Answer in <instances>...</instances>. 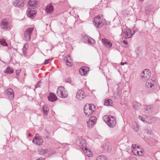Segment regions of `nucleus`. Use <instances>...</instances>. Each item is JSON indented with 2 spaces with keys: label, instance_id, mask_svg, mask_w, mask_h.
<instances>
[{
  "label": "nucleus",
  "instance_id": "nucleus-47",
  "mask_svg": "<svg viewBox=\"0 0 160 160\" xmlns=\"http://www.w3.org/2000/svg\"><path fill=\"white\" fill-rule=\"evenodd\" d=\"M28 136H29V137H31V136H32V135H31V134L29 133L28 134Z\"/></svg>",
  "mask_w": 160,
  "mask_h": 160
},
{
  "label": "nucleus",
  "instance_id": "nucleus-48",
  "mask_svg": "<svg viewBox=\"0 0 160 160\" xmlns=\"http://www.w3.org/2000/svg\"><path fill=\"white\" fill-rule=\"evenodd\" d=\"M139 0L140 1H143L144 0Z\"/></svg>",
  "mask_w": 160,
  "mask_h": 160
},
{
  "label": "nucleus",
  "instance_id": "nucleus-11",
  "mask_svg": "<svg viewBox=\"0 0 160 160\" xmlns=\"http://www.w3.org/2000/svg\"><path fill=\"white\" fill-rule=\"evenodd\" d=\"M97 120V118L95 116H92L87 122L88 127L91 128L93 127Z\"/></svg>",
  "mask_w": 160,
  "mask_h": 160
},
{
  "label": "nucleus",
  "instance_id": "nucleus-28",
  "mask_svg": "<svg viewBox=\"0 0 160 160\" xmlns=\"http://www.w3.org/2000/svg\"><path fill=\"white\" fill-rule=\"evenodd\" d=\"M132 127L135 131L137 132L138 130L139 127L136 122L133 123Z\"/></svg>",
  "mask_w": 160,
  "mask_h": 160
},
{
  "label": "nucleus",
  "instance_id": "nucleus-21",
  "mask_svg": "<svg viewBox=\"0 0 160 160\" xmlns=\"http://www.w3.org/2000/svg\"><path fill=\"white\" fill-rule=\"evenodd\" d=\"M66 61V62L68 66H72V60L69 55H68L66 57V59H64Z\"/></svg>",
  "mask_w": 160,
  "mask_h": 160
},
{
  "label": "nucleus",
  "instance_id": "nucleus-39",
  "mask_svg": "<svg viewBox=\"0 0 160 160\" xmlns=\"http://www.w3.org/2000/svg\"><path fill=\"white\" fill-rule=\"evenodd\" d=\"M21 72V70L19 69V70H17L16 71V75L17 76H19V75L20 73Z\"/></svg>",
  "mask_w": 160,
  "mask_h": 160
},
{
  "label": "nucleus",
  "instance_id": "nucleus-7",
  "mask_svg": "<svg viewBox=\"0 0 160 160\" xmlns=\"http://www.w3.org/2000/svg\"><path fill=\"white\" fill-rule=\"evenodd\" d=\"M0 26L3 29H8L9 28L10 23L7 19H2L0 22Z\"/></svg>",
  "mask_w": 160,
  "mask_h": 160
},
{
  "label": "nucleus",
  "instance_id": "nucleus-37",
  "mask_svg": "<svg viewBox=\"0 0 160 160\" xmlns=\"http://www.w3.org/2000/svg\"><path fill=\"white\" fill-rule=\"evenodd\" d=\"M50 61V59H48L45 60L44 61V64H47L49 63V62Z\"/></svg>",
  "mask_w": 160,
  "mask_h": 160
},
{
  "label": "nucleus",
  "instance_id": "nucleus-4",
  "mask_svg": "<svg viewBox=\"0 0 160 160\" xmlns=\"http://www.w3.org/2000/svg\"><path fill=\"white\" fill-rule=\"evenodd\" d=\"M105 19L101 20L100 17L98 16L95 18L93 23L94 24L95 27L98 28L101 27L105 23Z\"/></svg>",
  "mask_w": 160,
  "mask_h": 160
},
{
  "label": "nucleus",
  "instance_id": "nucleus-27",
  "mask_svg": "<svg viewBox=\"0 0 160 160\" xmlns=\"http://www.w3.org/2000/svg\"><path fill=\"white\" fill-rule=\"evenodd\" d=\"M112 103V101L111 99H108L105 100L104 105L106 106L111 105Z\"/></svg>",
  "mask_w": 160,
  "mask_h": 160
},
{
  "label": "nucleus",
  "instance_id": "nucleus-44",
  "mask_svg": "<svg viewBox=\"0 0 160 160\" xmlns=\"http://www.w3.org/2000/svg\"><path fill=\"white\" fill-rule=\"evenodd\" d=\"M120 95H121V94H120V93L119 92H118L117 93V97H116V98H118L120 96Z\"/></svg>",
  "mask_w": 160,
  "mask_h": 160
},
{
  "label": "nucleus",
  "instance_id": "nucleus-25",
  "mask_svg": "<svg viewBox=\"0 0 160 160\" xmlns=\"http://www.w3.org/2000/svg\"><path fill=\"white\" fill-rule=\"evenodd\" d=\"M38 152L39 154L42 155L47 153L48 152V151L47 149H43L40 148L38 149Z\"/></svg>",
  "mask_w": 160,
  "mask_h": 160
},
{
  "label": "nucleus",
  "instance_id": "nucleus-29",
  "mask_svg": "<svg viewBox=\"0 0 160 160\" xmlns=\"http://www.w3.org/2000/svg\"><path fill=\"white\" fill-rule=\"evenodd\" d=\"M97 160H108V159L105 156L101 155L97 158Z\"/></svg>",
  "mask_w": 160,
  "mask_h": 160
},
{
  "label": "nucleus",
  "instance_id": "nucleus-15",
  "mask_svg": "<svg viewBox=\"0 0 160 160\" xmlns=\"http://www.w3.org/2000/svg\"><path fill=\"white\" fill-rule=\"evenodd\" d=\"M89 70V67L83 66L79 69V73L82 75H85Z\"/></svg>",
  "mask_w": 160,
  "mask_h": 160
},
{
  "label": "nucleus",
  "instance_id": "nucleus-23",
  "mask_svg": "<svg viewBox=\"0 0 160 160\" xmlns=\"http://www.w3.org/2000/svg\"><path fill=\"white\" fill-rule=\"evenodd\" d=\"M53 10V8L52 5L49 4L47 6L46 11L48 13H52Z\"/></svg>",
  "mask_w": 160,
  "mask_h": 160
},
{
  "label": "nucleus",
  "instance_id": "nucleus-5",
  "mask_svg": "<svg viewBox=\"0 0 160 160\" xmlns=\"http://www.w3.org/2000/svg\"><path fill=\"white\" fill-rule=\"evenodd\" d=\"M76 143L85 152H90V150L86 147L85 141L84 139H79L77 141Z\"/></svg>",
  "mask_w": 160,
  "mask_h": 160
},
{
  "label": "nucleus",
  "instance_id": "nucleus-20",
  "mask_svg": "<svg viewBox=\"0 0 160 160\" xmlns=\"http://www.w3.org/2000/svg\"><path fill=\"white\" fill-rule=\"evenodd\" d=\"M32 142L33 143L38 145H40L43 142V141L41 138H39L36 139H33Z\"/></svg>",
  "mask_w": 160,
  "mask_h": 160
},
{
  "label": "nucleus",
  "instance_id": "nucleus-18",
  "mask_svg": "<svg viewBox=\"0 0 160 160\" xmlns=\"http://www.w3.org/2000/svg\"><path fill=\"white\" fill-rule=\"evenodd\" d=\"M102 42L104 45L108 48H110L112 45V43L108 39L105 38L102 39Z\"/></svg>",
  "mask_w": 160,
  "mask_h": 160
},
{
  "label": "nucleus",
  "instance_id": "nucleus-43",
  "mask_svg": "<svg viewBox=\"0 0 160 160\" xmlns=\"http://www.w3.org/2000/svg\"><path fill=\"white\" fill-rule=\"evenodd\" d=\"M130 160H138L137 159L134 157H131L130 158Z\"/></svg>",
  "mask_w": 160,
  "mask_h": 160
},
{
  "label": "nucleus",
  "instance_id": "nucleus-17",
  "mask_svg": "<svg viewBox=\"0 0 160 160\" xmlns=\"http://www.w3.org/2000/svg\"><path fill=\"white\" fill-rule=\"evenodd\" d=\"M148 81L146 82V86L148 89H151L155 83L154 80L150 79L147 80Z\"/></svg>",
  "mask_w": 160,
  "mask_h": 160
},
{
  "label": "nucleus",
  "instance_id": "nucleus-12",
  "mask_svg": "<svg viewBox=\"0 0 160 160\" xmlns=\"http://www.w3.org/2000/svg\"><path fill=\"white\" fill-rule=\"evenodd\" d=\"M133 32H132L130 29H127L124 32V35L126 39L130 38L132 37L133 35L135 32V30L133 31Z\"/></svg>",
  "mask_w": 160,
  "mask_h": 160
},
{
  "label": "nucleus",
  "instance_id": "nucleus-6",
  "mask_svg": "<svg viewBox=\"0 0 160 160\" xmlns=\"http://www.w3.org/2000/svg\"><path fill=\"white\" fill-rule=\"evenodd\" d=\"M150 73L148 69H145L141 73V78L143 81H147L150 77Z\"/></svg>",
  "mask_w": 160,
  "mask_h": 160
},
{
  "label": "nucleus",
  "instance_id": "nucleus-35",
  "mask_svg": "<svg viewBox=\"0 0 160 160\" xmlns=\"http://www.w3.org/2000/svg\"><path fill=\"white\" fill-rule=\"evenodd\" d=\"M95 41L92 38L89 39L88 40V42L89 44L95 43Z\"/></svg>",
  "mask_w": 160,
  "mask_h": 160
},
{
  "label": "nucleus",
  "instance_id": "nucleus-13",
  "mask_svg": "<svg viewBox=\"0 0 160 160\" xmlns=\"http://www.w3.org/2000/svg\"><path fill=\"white\" fill-rule=\"evenodd\" d=\"M38 3L35 0H30L28 2V7L31 9H35L38 6Z\"/></svg>",
  "mask_w": 160,
  "mask_h": 160
},
{
  "label": "nucleus",
  "instance_id": "nucleus-31",
  "mask_svg": "<svg viewBox=\"0 0 160 160\" xmlns=\"http://www.w3.org/2000/svg\"><path fill=\"white\" fill-rule=\"evenodd\" d=\"M139 103L136 102H134L132 104V106L134 109L137 110L138 108Z\"/></svg>",
  "mask_w": 160,
  "mask_h": 160
},
{
  "label": "nucleus",
  "instance_id": "nucleus-45",
  "mask_svg": "<svg viewBox=\"0 0 160 160\" xmlns=\"http://www.w3.org/2000/svg\"><path fill=\"white\" fill-rule=\"evenodd\" d=\"M127 64V62H121V65H123L124 64Z\"/></svg>",
  "mask_w": 160,
  "mask_h": 160
},
{
  "label": "nucleus",
  "instance_id": "nucleus-22",
  "mask_svg": "<svg viewBox=\"0 0 160 160\" xmlns=\"http://www.w3.org/2000/svg\"><path fill=\"white\" fill-rule=\"evenodd\" d=\"M138 146H136V145L133 144L132 145V151L133 153L135 155H138L139 152V150H138L139 148Z\"/></svg>",
  "mask_w": 160,
  "mask_h": 160
},
{
  "label": "nucleus",
  "instance_id": "nucleus-34",
  "mask_svg": "<svg viewBox=\"0 0 160 160\" xmlns=\"http://www.w3.org/2000/svg\"><path fill=\"white\" fill-rule=\"evenodd\" d=\"M27 49V48L26 47V45H24L23 47V48L22 49V50L23 51V53L25 55L26 53V50Z\"/></svg>",
  "mask_w": 160,
  "mask_h": 160
},
{
  "label": "nucleus",
  "instance_id": "nucleus-26",
  "mask_svg": "<svg viewBox=\"0 0 160 160\" xmlns=\"http://www.w3.org/2000/svg\"><path fill=\"white\" fill-rule=\"evenodd\" d=\"M14 70L11 67H8L6 69V70L4 71L5 73H8L10 74H12L13 73Z\"/></svg>",
  "mask_w": 160,
  "mask_h": 160
},
{
  "label": "nucleus",
  "instance_id": "nucleus-36",
  "mask_svg": "<svg viewBox=\"0 0 160 160\" xmlns=\"http://www.w3.org/2000/svg\"><path fill=\"white\" fill-rule=\"evenodd\" d=\"M65 81L67 82L71 83V79L70 78H68L65 79Z\"/></svg>",
  "mask_w": 160,
  "mask_h": 160
},
{
  "label": "nucleus",
  "instance_id": "nucleus-10",
  "mask_svg": "<svg viewBox=\"0 0 160 160\" xmlns=\"http://www.w3.org/2000/svg\"><path fill=\"white\" fill-rule=\"evenodd\" d=\"M35 9H31L28 8L27 10V16L31 18H34L36 14V12L34 10Z\"/></svg>",
  "mask_w": 160,
  "mask_h": 160
},
{
  "label": "nucleus",
  "instance_id": "nucleus-2",
  "mask_svg": "<svg viewBox=\"0 0 160 160\" xmlns=\"http://www.w3.org/2000/svg\"><path fill=\"white\" fill-rule=\"evenodd\" d=\"M95 106L93 104H86L84 106V112L86 116L89 117L94 112Z\"/></svg>",
  "mask_w": 160,
  "mask_h": 160
},
{
  "label": "nucleus",
  "instance_id": "nucleus-38",
  "mask_svg": "<svg viewBox=\"0 0 160 160\" xmlns=\"http://www.w3.org/2000/svg\"><path fill=\"white\" fill-rule=\"evenodd\" d=\"M41 83V81H39L35 85L36 88L39 87H40V83Z\"/></svg>",
  "mask_w": 160,
  "mask_h": 160
},
{
  "label": "nucleus",
  "instance_id": "nucleus-30",
  "mask_svg": "<svg viewBox=\"0 0 160 160\" xmlns=\"http://www.w3.org/2000/svg\"><path fill=\"white\" fill-rule=\"evenodd\" d=\"M151 108L150 105H143V108L146 111H150Z\"/></svg>",
  "mask_w": 160,
  "mask_h": 160
},
{
  "label": "nucleus",
  "instance_id": "nucleus-3",
  "mask_svg": "<svg viewBox=\"0 0 160 160\" xmlns=\"http://www.w3.org/2000/svg\"><path fill=\"white\" fill-rule=\"evenodd\" d=\"M57 93L58 96L61 98H66L68 97V93L64 88L62 86L58 87V88Z\"/></svg>",
  "mask_w": 160,
  "mask_h": 160
},
{
  "label": "nucleus",
  "instance_id": "nucleus-1",
  "mask_svg": "<svg viewBox=\"0 0 160 160\" xmlns=\"http://www.w3.org/2000/svg\"><path fill=\"white\" fill-rule=\"evenodd\" d=\"M103 119L110 128L114 127L116 124V119L114 117L105 115L103 117Z\"/></svg>",
  "mask_w": 160,
  "mask_h": 160
},
{
  "label": "nucleus",
  "instance_id": "nucleus-33",
  "mask_svg": "<svg viewBox=\"0 0 160 160\" xmlns=\"http://www.w3.org/2000/svg\"><path fill=\"white\" fill-rule=\"evenodd\" d=\"M121 42H122L123 47H127L128 42H127L126 40L124 39L123 40V39H122Z\"/></svg>",
  "mask_w": 160,
  "mask_h": 160
},
{
  "label": "nucleus",
  "instance_id": "nucleus-41",
  "mask_svg": "<svg viewBox=\"0 0 160 160\" xmlns=\"http://www.w3.org/2000/svg\"><path fill=\"white\" fill-rule=\"evenodd\" d=\"M39 138H41V137H39V135L38 134L36 133V134L35 136V137L33 139H36Z\"/></svg>",
  "mask_w": 160,
  "mask_h": 160
},
{
  "label": "nucleus",
  "instance_id": "nucleus-32",
  "mask_svg": "<svg viewBox=\"0 0 160 160\" xmlns=\"http://www.w3.org/2000/svg\"><path fill=\"white\" fill-rule=\"evenodd\" d=\"M0 44L3 46H8V44L6 42L5 40L4 39L0 40Z\"/></svg>",
  "mask_w": 160,
  "mask_h": 160
},
{
  "label": "nucleus",
  "instance_id": "nucleus-8",
  "mask_svg": "<svg viewBox=\"0 0 160 160\" xmlns=\"http://www.w3.org/2000/svg\"><path fill=\"white\" fill-rule=\"evenodd\" d=\"M33 29L34 28H30L27 29L25 32L24 37L26 41H29L30 40V35Z\"/></svg>",
  "mask_w": 160,
  "mask_h": 160
},
{
  "label": "nucleus",
  "instance_id": "nucleus-16",
  "mask_svg": "<svg viewBox=\"0 0 160 160\" xmlns=\"http://www.w3.org/2000/svg\"><path fill=\"white\" fill-rule=\"evenodd\" d=\"M13 3L15 6L18 7H22L24 5L23 0H16Z\"/></svg>",
  "mask_w": 160,
  "mask_h": 160
},
{
  "label": "nucleus",
  "instance_id": "nucleus-9",
  "mask_svg": "<svg viewBox=\"0 0 160 160\" xmlns=\"http://www.w3.org/2000/svg\"><path fill=\"white\" fill-rule=\"evenodd\" d=\"M5 95L10 99H13L14 97V92L11 88H8L6 90L5 92Z\"/></svg>",
  "mask_w": 160,
  "mask_h": 160
},
{
  "label": "nucleus",
  "instance_id": "nucleus-46",
  "mask_svg": "<svg viewBox=\"0 0 160 160\" xmlns=\"http://www.w3.org/2000/svg\"><path fill=\"white\" fill-rule=\"evenodd\" d=\"M87 155H88L89 157H91L92 156V155L91 154H88Z\"/></svg>",
  "mask_w": 160,
  "mask_h": 160
},
{
  "label": "nucleus",
  "instance_id": "nucleus-40",
  "mask_svg": "<svg viewBox=\"0 0 160 160\" xmlns=\"http://www.w3.org/2000/svg\"><path fill=\"white\" fill-rule=\"evenodd\" d=\"M143 150H141L140 151H139V152L138 155L139 156H142V155L143 153Z\"/></svg>",
  "mask_w": 160,
  "mask_h": 160
},
{
  "label": "nucleus",
  "instance_id": "nucleus-19",
  "mask_svg": "<svg viewBox=\"0 0 160 160\" xmlns=\"http://www.w3.org/2000/svg\"><path fill=\"white\" fill-rule=\"evenodd\" d=\"M48 98L49 101L52 102L56 101L57 99L56 95L53 93L52 92L50 93Z\"/></svg>",
  "mask_w": 160,
  "mask_h": 160
},
{
  "label": "nucleus",
  "instance_id": "nucleus-14",
  "mask_svg": "<svg viewBox=\"0 0 160 160\" xmlns=\"http://www.w3.org/2000/svg\"><path fill=\"white\" fill-rule=\"evenodd\" d=\"M85 93L83 91L80 90H78L77 93L76 98L79 100H81L85 97Z\"/></svg>",
  "mask_w": 160,
  "mask_h": 160
},
{
  "label": "nucleus",
  "instance_id": "nucleus-42",
  "mask_svg": "<svg viewBox=\"0 0 160 160\" xmlns=\"http://www.w3.org/2000/svg\"><path fill=\"white\" fill-rule=\"evenodd\" d=\"M139 118L143 122L145 121V119L144 118H143L141 116H139Z\"/></svg>",
  "mask_w": 160,
  "mask_h": 160
},
{
  "label": "nucleus",
  "instance_id": "nucleus-24",
  "mask_svg": "<svg viewBox=\"0 0 160 160\" xmlns=\"http://www.w3.org/2000/svg\"><path fill=\"white\" fill-rule=\"evenodd\" d=\"M42 109L44 112V115L45 116H47L48 114L49 110V108L46 105H44L42 107Z\"/></svg>",
  "mask_w": 160,
  "mask_h": 160
}]
</instances>
